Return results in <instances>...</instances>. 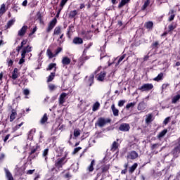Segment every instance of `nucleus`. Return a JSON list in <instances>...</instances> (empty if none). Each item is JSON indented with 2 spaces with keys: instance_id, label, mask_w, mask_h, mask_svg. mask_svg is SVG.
<instances>
[{
  "instance_id": "nucleus-1",
  "label": "nucleus",
  "mask_w": 180,
  "mask_h": 180,
  "mask_svg": "<svg viewBox=\"0 0 180 180\" xmlns=\"http://www.w3.org/2000/svg\"><path fill=\"white\" fill-rule=\"evenodd\" d=\"M67 155H68V152H65V156L62 158H58L56 163V168H61L63 167V165H64V164H65V162H67Z\"/></svg>"
},
{
  "instance_id": "nucleus-2",
  "label": "nucleus",
  "mask_w": 180,
  "mask_h": 180,
  "mask_svg": "<svg viewBox=\"0 0 180 180\" xmlns=\"http://www.w3.org/2000/svg\"><path fill=\"white\" fill-rule=\"evenodd\" d=\"M154 88L153 84H145L139 87V91H141L142 92H148V91H151V89Z\"/></svg>"
},
{
  "instance_id": "nucleus-3",
  "label": "nucleus",
  "mask_w": 180,
  "mask_h": 180,
  "mask_svg": "<svg viewBox=\"0 0 180 180\" xmlns=\"http://www.w3.org/2000/svg\"><path fill=\"white\" fill-rule=\"evenodd\" d=\"M20 50L21 57H26V54H27V53L32 52V51L33 50V47L27 45V46L21 48Z\"/></svg>"
},
{
  "instance_id": "nucleus-4",
  "label": "nucleus",
  "mask_w": 180,
  "mask_h": 180,
  "mask_svg": "<svg viewBox=\"0 0 180 180\" xmlns=\"http://www.w3.org/2000/svg\"><path fill=\"white\" fill-rule=\"evenodd\" d=\"M96 79L100 82H103L106 79V72L102 71L96 75Z\"/></svg>"
},
{
  "instance_id": "nucleus-5",
  "label": "nucleus",
  "mask_w": 180,
  "mask_h": 180,
  "mask_svg": "<svg viewBox=\"0 0 180 180\" xmlns=\"http://www.w3.org/2000/svg\"><path fill=\"white\" fill-rule=\"evenodd\" d=\"M57 23V19L54 18L53 20H51L48 26V28L46 30V32H49L54 29V26H56Z\"/></svg>"
},
{
  "instance_id": "nucleus-6",
  "label": "nucleus",
  "mask_w": 180,
  "mask_h": 180,
  "mask_svg": "<svg viewBox=\"0 0 180 180\" xmlns=\"http://www.w3.org/2000/svg\"><path fill=\"white\" fill-rule=\"evenodd\" d=\"M106 123H109V120H105V118H99L97 122L99 127H103Z\"/></svg>"
},
{
  "instance_id": "nucleus-7",
  "label": "nucleus",
  "mask_w": 180,
  "mask_h": 180,
  "mask_svg": "<svg viewBox=\"0 0 180 180\" xmlns=\"http://www.w3.org/2000/svg\"><path fill=\"white\" fill-rule=\"evenodd\" d=\"M119 129L120 131H129V130H130V125L126 123L122 124L120 126Z\"/></svg>"
},
{
  "instance_id": "nucleus-8",
  "label": "nucleus",
  "mask_w": 180,
  "mask_h": 180,
  "mask_svg": "<svg viewBox=\"0 0 180 180\" xmlns=\"http://www.w3.org/2000/svg\"><path fill=\"white\" fill-rule=\"evenodd\" d=\"M62 64L63 66L70 65L71 64V58L68 56H63L62 58Z\"/></svg>"
},
{
  "instance_id": "nucleus-9",
  "label": "nucleus",
  "mask_w": 180,
  "mask_h": 180,
  "mask_svg": "<svg viewBox=\"0 0 180 180\" xmlns=\"http://www.w3.org/2000/svg\"><path fill=\"white\" fill-rule=\"evenodd\" d=\"M95 77V75L91 74L89 77H86V82L91 86L92 84H94V78Z\"/></svg>"
},
{
  "instance_id": "nucleus-10",
  "label": "nucleus",
  "mask_w": 180,
  "mask_h": 180,
  "mask_svg": "<svg viewBox=\"0 0 180 180\" xmlns=\"http://www.w3.org/2000/svg\"><path fill=\"white\" fill-rule=\"evenodd\" d=\"M139 157V154L136 153V151H131L129 153L127 158H129L130 160H136Z\"/></svg>"
},
{
  "instance_id": "nucleus-11",
  "label": "nucleus",
  "mask_w": 180,
  "mask_h": 180,
  "mask_svg": "<svg viewBox=\"0 0 180 180\" xmlns=\"http://www.w3.org/2000/svg\"><path fill=\"white\" fill-rule=\"evenodd\" d=\"M6 178L7 180H13V176H12V173L9 172V170L6 168L4 169Z\"/></svg>"
},
{
  "instance_id": "nucleus-12",
  "label": "nucleus",
  "mask_w": 180,
  "mask_h": 180,
  "mask_svg": "<svg viewBox=\"0 0 180 180\" xmlns=\"http://www.w3.org/2000/svg\"><path fill=\"white\" fill-rule=\"evenodd\" d=\"M26 30H27V26L24 25L19 31L18 36H25L26 33Z\"/></svg>"
},
{
  "instance_id": "nucleus-13",
  "label": "nucleus",
  "mask_w": 180,
  "mask_h": 180,
  "mask_svg": "<svg viewBox=\"0 0 180 180\" xmlns=\"http://www.w3.org/2000/svg\"><path fill=\"white\" fill-rule=\"evenodd\" d=\"M66 96H67V94H65V93H63L62 94H60V98H59V103L60 105H63V103H64V102H65Z\"/></svg>"
},
{
  "instance_id": "nucleus-14",
  "label": "nucleus",
  "mask_w": 180,
  "mask_h": 180,
  "mask_svg": "<svg viewBox=\"0 0 180 180\" xmlns=\"http://www.w3.org/2000/svg\"><path fill=\"white\" fill-rule=\"evenodd\" d=\"M111 109L112 110V113H113L114 116H119V110H117V108H116V107H115V104H112L111 105Z\"/></svg>"
},
{
  "instance_id": "nucleus-15",
  "label": "nucleus",
  "mask_w": 180,
  "mask_h": 180,
  "mask_svg": "<svg viewBox=\"0 0 180 180\" xmlns=\"http://www.w3.org/2000/svg\"><path fill=\"white\" fill-rule=\"evenodd\" d=\"M94 165H95V160H93L91 162L90 165L87 167V171H89V172H92L94 171Z\"/></svg>"
},
{
  "instance_id": "nucleus-16",
  "label": "nucleus",
  "mask_w": 180,
  "mask_h": 180,
  "mask_svg": "<svg viewBox=\"0 0 180 180\" xmlns=\"http://www.w3.org/2000/svg\"><path fill=\"white\" fill-rule=\"evenodd\" d=\"M146 105L144 102H141L138 105V110H144L146 108Z\"/></svg>"
},
{
  "instance_id": "nucleus-17",
  "label": "nucleus",
  "mask_w": 180,
  "mask_h": 180,
  "mask_svg": "<svg viewBox=\"0 0 180 180\" xmlns=\"http://www.w3.org/2000/svg\"><path fill=\"white\" fill-rule=\"evenodd\" d=\"M83 42L84 41L79 37H76L73 39V43L75 44H82Z\"/></svg>"
},
{
  "instance_id": "nucleus-18",
  "label": "nucleus",
  "mask_w": 180,
  "mask_h": 180,
  "mask_svg": "<svg viewBox=\"0 0 180 180\" xmlns=\"http://www.w3.org/2000/svg\"><path fill=\"white\" fill-rule=\"evenodd\" d=\"M18 68H15L13 73H12V76L11 78L13 79H16V78H18V77H19V75L18 74Z\"/></svg>"
},
{
  "instance_id": "nucleus-19",
  "label": "nucleus",
  "mask_w": 180,
  "mask_h": 180,
  "mask_svg": "<svg viewBox=\"0 0 180 180\" xmlns=\"http://www.w3.org/2000/svg\"><path fill=\"white\" fill-rule=\"evenodd\" d=\"M119 147V143L117 141H114L111 146L112 151H116Z\"/></svg>"
},
{
  "instance_id": "nucleus-20",
  "label": "nucleus",
  "mask_w": 180,
  "mask_h": 180,
  "mask_svg": "<svg viewBox=\"0 0 180 180\" xmlns=\"http://www.w3.org/2000/svg\"><path fill=\"white\" fill-rule=\"evenodd\" d=\"M5 12H6V8L5 7V4H3L0 7V16H2Z\"/></svg>"
},
{
  "instance_id": "nucleus-21",
  "label": "nucleus",
  "mask_w": 180,
  "mask_h": 180,
  "mask_svg": "<svg viewBox=\"0 0 180 180\" xmlns=\"http://www.w3.org/2000/svg\"><path fill=\"white\" fill-rule=\"evenodd\" d=\"M15 117H16V111L15 110H12L11 115L10 116V122H13Z\"/></svg>"
},
{
  "instance_id": "nucleus-22",
  "label": "nucleus",
  "mask_w": 180,
  "mask_h": 180,
  "mask_svg": "<svg viewBox=\"0 0 180 180\" xmlns=\"http://www.w3.org/2000/svg\"><path fill=\"white\" fill-rule=\"evenodd\" d=\"M100 106H101V104L99 103V102H96L93 105V108H92L93 112H96V110L99 109Z\"/></svg>"
},
{
  "instance_id": "nucleus-23",
  "label": "nucleus",
  "mask_w": 180,
  "mask_h": 180,
  "mask_svg": "<svg viewBox=\"0 0 180 180\" xmlns=\"http://www.w3.org/2000/svg\"><path fill=\"white\" fill-rule=\"evenodd\" d=\"M14 24H15V19L10 20L7 22L6 29H9V28L11 27L12 26H13Z\"/></svg>"
},
{
  "instance_id": "nucleus-24",
  "label": "nucleus",
  "mask_w": 180,
  "mask_h": 180,
  "mask_svg": "<svg viewBox=\"0 0 180 180\" xmlns=\"http://www.w3.org/2000/svg\"><path fill=\"white\" fill-rule=\"evenodd\" d=\"M168 132V130L167 129H164L163 131H162L158 135V139H162V137H164L167 133Z\"/></svg>"
},
{
  "instance_id": "nucleus-25",
  "label": "nucleus",
  "mask_w": 180,
  "mask_h": 180,
  "mask_svg": "<svg viewBox=\"0 0 180 180\" xmlns=\"http://www.w3.org/2000/svg\"><path fill=\"white\" fill-rule=\"evenodd\" d=\"M80 134H81V130H79V129H75L74 130L73 136L75 139H77V137H78V136H79Z\"/></svg>"
},
{
  "instance_id": "nucleus-26",
  "label": "nucleus",
  "mask_w": 180,
  "mask_h": 180,
  "mask_svg": "<svg viewBox=\"0 0 180 180\" xmlns=\"http://www.w3.org/2000/svg\"><path fill=\"white\" fill-rule=\"evenodd\" d=\"M47 114H44L43 117L40 120L41 124H44L46 122H47Z\"/></svg>"
},
{
  "instance_id": "nucleus-27",
  "label": "nucleus",
  "mask_w": 180,
  "mask_h": 180,
  "mask_svg": "<svg viewBox=\"0 0 180 180\" xmlns=\"http://www.w3.org/2000/svg\"><path fill=\"white\" fill-rule=\"evenodd\" d=\"M61 34V27H56L54 30L53 34Z\"/></svg>"
},
{
  "instance_id": "nucleus-28",
  "label": "nucleus",
  "mask_w": 180,
  "mask_h": 180,
  "mask_svg": "<svg viewBox=\"0 0 180 180\" xmlns=\"http://www.w3.org/2000/svg\"><path fill=\"white\" fill-rule=\"evenodd\" d=\"M179 99H180L179 94L174 96L172 98V103H176V102H178V101H179Z\"/></svg>"
},
{
  "instance_id": "nucleus-29",
  "label": "nucleus",
  "mask_w": 180,
  "mask_h": 180,
  "mask_svg": "<svg viewBox=\"0 0 180 180\" xmlns=\"http://www.w3.org/2000/svg\"><path fill=\"white\" fill-rule=\"evenodd\" d=\"M56 75V73L52 72L51 75L48 77L47 82H51L53 79H54V77Z\"/></svg>"
},
{
  "instance_id": "nucleus-30",
  "label": "nucleus",
  "mask_w": 180,
  "mask_h": 180,
  "mask_svg": "<svg viewBox=\"0 0 180 180\" xmlns=\"http://www.w3.org/2000/svg\"><path fill=\"white\" fill-rule=\"evenodd\" d=\"M164 77V74L160 73L158 75V77H155L153 79L154 81H161V79H162V77Z\"/></svg>"
},
{
  "instance_id": "nucleus-31",
  "label": "nucleus",
  "mask_w": 180,
  "mask_h": 180,
  "mask_svg": "<svg viewBox=\"0 0 180 180\" xmlns=\"http://www.w3.org/2000/svg\"><path fill=\"white\" fill-rule=\"evenodd\" d=\"M49 91H56V89H57V86L50 84H49Z\"/></svg>"
},
{
  "instance_id": "nucleus-32",
  "label": "nucleus",
  "mask_w": 180,
  "mask_h": 180,
  "mask_svg": "<svg viewBox=\"0 0 180 180\" xmlns=\"http://www.w3.org/2000/svg\"><path fill=\"white\" fill-rule=\"evenodd\" d=\"M137 163L134 164L133 166H131L129 168V172H131V174H132V172H134V171L136 170V168H137Z\"/></svg>"
},
{
  "instance_id": "nucleus-33",
  "label": "nucleus",
  "mask_w": 180,
  "mask_h": 180,
  "mask_svg": "<svg viewBox=\"0 0 180 180\" xmlns=\"http://www.w3.org/2000/svg\"><path fill=\"white\" fill-rule=\"evenodd\" d=\"M56 65H57L56 63H51L49 65V68H47L48 71H51V70H53V68H54V70H56Z\"/></svg>"
},
{
  "instance_id": "nucleus-34",
  "label": "nucleus",
  "mask_w": 180,
  "mask_h": 180,
  "mask_svg": "<svg viewBox=\"0 0 180 180\" xmlns=\"http://www.w3.org/2000/svg\"><path fill=\"white\" fill-rule=\"evenodd\" d=\"M130 0H122L121 3L119 4V8H122V6H124V5H126V4H128V2Z\"/></svg>"
},
{
  "instance_id": "nucleus-35",
  "label": "nucleus",
  "mask_w": 180,
  "mask_h": 180,
  "mask_svg": "<svg viewBox=\"0 0 180 180\" xmlns=\"http://www.w3.org/2000/svg\"><path fill=\"white\" fill-rule=\"evenodd\" d=\"M150 122H153V115L148 114L146 117V123H150Z\"/></svg>"
},
{
  "instance_id": "nucleus-36",
  "label": "nucleus",
  "mask_w": 180,
  "mask_h": 180,
  "mask_svg": "<svg viewBox=\"0 0 180 180\" xmlns=\"http://www.w3.org/2000/svg\"><path fill=\"white\" fill-rule=\"evenodd\" d=\"M27 43V39H24L21 42V46L18 47V50H20V49H23L25 47L24 46H26V44Z\"/></svg>"
},
{
  "instance_id": "nucleus-37",
  "label": "nucleus",
  "mask_w": 180,
  "mask_h": 180,
  "mask_svg": "<svg viewBox=\"0 0 180 180\" xmlns=\"http://www.w3.org/2000/svg\"><path fill=\"white\" fill-rule=\"evenodd\" d=\"M77 13H78L77 12V10L72 11L70 13V18H75V16H77Z\"/></svg>"
},
{
  "instance_id": "nucleus-38",
  "label": "nucleus",
  "mask_w": 180,
  "mask_h": 180,
  "mask_svg": "<svg viewBox=\"0 0 180 180\" xmlns=\"http://www.w3.org/2000/svg\"><path fill=\"white\" fill-rule=\"evenodd\" d=\"M46 54L49 57V58H53V57H54L53 52H51V51L50 49H47Z\"/></svg>"
},
{
  "instance_id": "nucleus-39",
  "label": "nucleus",
  "mask_w": 180,
  "mask_h": 180,
  "mask_svg": "<svg viewBox=\"0 0 180 180\" xmlns=\"http://www.w3.org/2000/svg\"><path fill=\"white\" fill-rule=\"evenodd\" d=\"M126 58V54L122 55L118 60L117 63L116 64V65H119V64H120V63H122V61H123V60H124V58Z\"/></svg>"
},
{
  "instance_id": "nucleus-40",
  "label": "nucleus",
  "mask_w": 180,
  "mask_h": 180,
  "mask_svg": "<svg viewBox=\"0 0 180 180\" xmlns=\"http://www.w3.org/2000/svg\"><path fill=\"white\" fill-rule=\"evenodd\" d=\"M49 154V149H45L43 152V157H45V161H47V155Z\"/></svg>"
},
{
  "instance_id": "nucleus-41",
  "label": "nucleus",
  "mask_w": 180,
  "mask_h": 180,
  "mask_svg": "<svg viewBox=\"0 0 180 180\" xmlns=\"http://www.w3.org/2000/svg\"><path fill=\"white\" fill-rule=\"evenodd\" d=\"M150 5V0H147L146 1H145L142 9L144 11V9H146V8H147V6H148Z\"/></svg>"
},
{
  "instance_id": "nucleus-42",
  "label": "nucleus",
  "mask_w": 180,
  "mask_h": 180,
  "mask_svg": "<svg viewBox=\"0 0 180 180\" xmlns=\"http://www.w3.org/2000/svg\"><path fill=\"white\" fill-rule=\"evenodd\" d=\"M153 22H148L146 23V27L147 29H151V27H153Z\"/></svg>"
},
{
  "instance_id": "nucleus-43",
  "label": "nucleus",
  "mask_w": 180,
  "mask_h": 180,
  "mask_svg": "<svg viewBox=\"0 0 180 180\" xmlns=\"http://www.w3.org/2000/svg\"><path fill=\"white\" fill-rule=\"evenodd\" d=\"M136 105V103H128L127 105H126V108L127 109H130V108H134V106Z\"/></svg>"
},
{
  "instance_id": "nucleus-44",
  "label": "nucleus",
  "mask_w": 180,
  "mask_h": 180,
  "mask_svg": "<svg viewBox=\"0 0 180 180\" xmlns=\"http://www.w3.org/2000/svg\"><path fill=\"white\" fill-rule=\"evenodd\" d=\"M180 153V149L179 148H176L174 151H173V154L174 155H177V154H179Z\"/></svg>"
},
{
  "instance_id": "nucleus-45",
  "label": "nucleus",
  "mask_w": 180,
  "mask_h": 180,
  "mask_svg": "<svg viewBox=\"0 0 180 180\" xmlns=\"http://www.w3.org/2000/svg\"><path fill=\"white\" fill-rule=\"evenodd\" d=\"M124 103H126V101L124 100H121L118 102V106L120 108H122V106H123V105H124Z\"/></svg>"
},
{
  "instance_id": "nucleus-46",
  "label": "nucleus",
  "mask_w": 180,
  "mask_h": 180,
  "mask_svg": "<svg viewBox=\"0 0 180 180\" xmlns=\"http://www.w3.org/2000/svg\"><path fill=\"white\" fill-rule=\"evenodd\" d=\"M169 120H171V117H167L163 122L164 124H168V123L169 122Z\"/></svg>"
},
{
  "instance_id": "nucleus-47",
  "label": "nucleus",
  "mask_w": 180,
  "mask_h": 180,
  "mask_svg": "<svg viewBox=\"0 0 180 180\" xmlns=\"http://www.w3.org/2000/svg\"><path fill=\"white\" fill-rule=\"evenodd\" d=\"M26 56H21V58L20 59L19 64H23L25 63V58Z\"/></svg>"
},
{
  "instance_id": "nucleus-48",
  "label": "nucleus",
  "mask_w": 180,
  "mask_h": 180,
  "mask_svg": "<svg viewBox=\"0 0 180 180\" xmlns=\"http://www.w3.org/2000/svg\"><path fill=\"white\" fill-rule=\"evenodd\" d=\"M108 169H109V165H106L102 168L103 172H106V171H108Z\"/></svg>"
},
{
  "instance_id": "nucleus-49",
  "label": "nucleus",
  "mask_w": 180,
  "mask_h": 180,
  "mask_svg": "<svg viewBox=\"0 0 180 180\" xmlns=\"http://www.w3.org/2000/svg\"><path fill=\"white\" fill-rule=\"evenodd\" d=\"M22 126H23V122H21L20 124H19L18 125H17L16 127H15V130H18V129H20V127H22Z\"/></svg>"
},
{
  "instance_id": "nucleus-50",
  "label": "nucleus",
  "mask_w": 180,
  "mask_h": 180,
  "mask_svg": "<svg viewBox=\"0 0 180 180\" xmlns=\"http://www.w3.org/2000/svg\"><path fill=\"white\" fill-rule=\"evenodd\" d=\"M79 150H81V147L75 148V150L73 151V154H77V153H78V151H79Z\"/></svg>"
},
{
  "instance_id": "nucleus-51",
  "label": "nucleus",
  "mask_w": 180,
  "mask_h": 180,
  "mask_svg": "<svg viewBox=\"0 0 180 180\" xmlns=\"http://www.w3.org/2000/svg\"><path fill=\"white\" fill-rule=\"evenodd\" d=\"M33 172H34V169L27 170L26 174H27V175H32L33 174Z\"/></svg>"
},
{
  "instance_id": "nucleus-52",
  "label": "nucleus",
  "mask_w": 180,
  "mask_h": 180,
  "mask_svg": "<svg viewBox=\"0 0 180 180\" xmlns=\"http://www.w3.org/2000/svg\"><path fill=\"white\" fill-rule=\"evenodd\" d=\"M30 92V91L29 89H24V91H23L24 95H29Z\"/></svg>"
},
{
  "instance_id": "nucleus-53",
  "label": "nucleus",
  "mask_w": 180,
  "mask_h": 180,
  "mask_svg": "<svg viewBox=\"0 0 180 180\" xmlns=\"http://www.w3.org/2000/svg\"><path fill=\"white\" fill-rule=\"evenodd\" d=\"M59 129L60 130H65V124H62L59 126Z\"/></svg>"
},
{
  "instance_id": "nucleus-54",
  "label": "nucleus",
  "mask_w": 180,
  "mask_h": 180,
  "mask_svg": "<svg viewBox=\"0 0 180 180\" xmlns=\"http://www.w3.org/2000/svg\"><path fill=\"white\" fill-rule=\"evenodd\" d=\"M61 51H63V48H58L56 54H58V53H61Z\"/></svg>"
},
{
  "instance_id": "nucleus-55",
  "label": "nucleus",
  "mask_w": 180,
  "mask_h": 180,
  "mask_svg": "<svg viewBox=\"0 0 180 180\" xmlns=\"http://www.w3.org/2000/svg\"><path fill=\"white\" fill-rule=\"evenodd\" d=\"M11 136L10 134H7L6 136V137L4 138V142L6 143V141H8V140L9 139V137Z\"/></svg>"
},
{
  "instance_id": "nucleus-56",
  "label": "nucleus",
  "mask_w": 180,
  "mask_h": 180,
  "mask_svg": "<svg viewBox=\"0 0 180 180\" xmlns=\"http://www.w3.org/2000/svg\"><path fill=\"white\" fill-rule=\"evenodd\" d=\"M174 18H175V15L172 14L170 18H169V20L171 22V21L174 20Z\"/></svg>"
},
{
  "instance_id": "nucleus-57",
  "label": "nucleus",
  "mask_w": 180,
  "mask_h": 180,
  "mask_svg": "<svg viewBox=\"0 0 180 180\" xmlns=\"http://www.w3.org/2000/svg\"><path fill=\"white\" fill-rule=\"evenodd\" d=\"M91 46L92 45L90 44L87 46H86V48L84 50V53H86V50H88V49H89V47H91Z\"/></svg>"
},
{
  "instance_id": "nucleus-58",
  "label": "nucleus",
  "mask_w": 180,
  "mask_h": 180,
  "mask_svg": "<svg viewBox=\"0 0 180 180\" xmlns=\"http://www.w3.org/2000/svg\"><path fill=\"white\" fill-rule=\"evenodd\" d=\"M22 6H27V0H25L22 4Z\"/></svg>"
},
{
  "instance_id": "nucleus-59",
  "label": "nucleus",
  "mask_w": 180,
  "mask_h": 180,
  "mask_svg": "<svg viewBox=\"0 0 180 180\" xmlns=\"http://www.w3.org/2000/svg\"><path fill=\"white\" fill-rule=\"evenodd\" d=\"M65 1H63V0L60 2V6L63 8V6H64V5H65Z\"/></svg>"
},
{
  "instance_id": "nucleus-60",
  "label": "nucleus",
  "mask_w": 180,
  "mask_h": 180,
  "mask_svg": "<svg viewBox=\"0 0 180 180\" xmlns=\"http://www.w3.org/2000/svg\"><path fill=\"white\" fill-rule=\"evenodd\" d=\"M37 30V28L35 27L32 30V32L31 34H34Z\"/></svg>"
},
{
  "instance_id": "nucleus-61",
  "label": "nucleus",
  "mask_w": 180,
  "mask_h": 180,
  "mask_svg": "<svg viewBox=\"0 0 180 180\" xmlns=\"http://www.w3.org/2000/svg\"><path fill=\"white\" fill-rule=\"evenodd\" d=\"M153 47H157V46H158V42H154L153 44Z\"/></svg>"
},
{
  "instance_id": "nucleus-62",
  "label": "nucleus",
  "mask_w": 180,
  "mask_h": 180,
  "mask_svg": "<svg viewBox=\"0 0 180 180\" xmlns=\"http://www.w3.org/2000/svg\"><path fill=\"white\" fill-rule=\"evenodd\" d=\"M127 172V169H125L121 172V174H126Z\"/></svg>"
},
{
  "instance_id": "nucleus-63",
  "label": "nucleus",
  "mask_w": 180,
  "mask_h": 180,
  "mask_svg": "<svg viewBox=\"0 0 180 180\" xmlns=\"http://www.w3.org/2000/svg\"><path fill=\"white\" fill-rule=\"evenodd\" d=\"M84 8H85V5L84 4H82L80 5V9H84Z\"/></svg>"
},
{
  "instance_id": "nucleus-64",
  "label": "nucleus",
  "mask_w": 180,
  "mask_h": 180,
  "mask_svg": "<svg viewBox=\"0 0 180 180\" xmlns=\"http://www.w3.org/2000/svg\"><path fill=\"white\" fill-rule=\"evenodd\" d=\"M167 86H168V84H163L162 89H165V88H167Z\"/></svg>"
}]
</instances>
